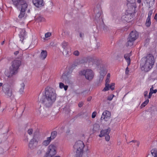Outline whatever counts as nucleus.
Listing matches in <instances>:
<instances>
[{"mask_svg": "<svg viewBox=\"0 0 157 157\" xmlns=\"http://www.w3.org/2000/svg\"><path fill=\"white\" fill-rule=\"evenodd\" d=\"M82 155L76 154V157H82Z\"/></svg>", "mask_w": 157, "mask_h": 157, "instance_id": "nucleus-54", "label": "nucleus"}, {"mask_svg": "<svg viewBox=\"0 0 157 157\" xmlns=\"http://www.w3.org/2000/svg\"><path fill=\"white\" fill-rule=\"evenodd\" d=\"M44 96L40 98V102L43 104L45 107H51L55 101L56 94L54 90L49 87H47L45 89Z\"/></svg>", "mask_w": 157, "mask_h": 157, "instance_id": "nucleus-2", "label": "nucleus"}, {"mask_svg": "<svg viewBox=\"0 0 157 157\" xmlns=\"http://www.w3.org/2000/svg\"><path fill=\"white\" fill-rule=\"evenodd\" d=\"M47 153L52 156L55 155L56 153V147L53 144L50 145L48 148Z\"/></svg>", "mask_w": 157, "mask_h": 157, "instance_id": "nucleus-8", "label": "nucleus"}, {"mask_svg": "<svg viewBox=\"0 0 157 157\" xmlns=\"http://www.w3.org/2000/svg\"><path fill=\"white\" fill-rule=\"evenodd\" d=\"M25 86V84L24 82L20 84L18 92L20 94H23L24 92V90Z\"/></svg>", "mask_w": 157, "mask_h": 157, "instance_id": "nucleus-20", "label": "nucleus"}, {"mask_svg": "<svg viewBox=\"0 0 157 157\" xmlns=\"http://www.w3.org/2000/svg\"><path fill=\"white\" fill-rule=\"evenodd\" d=\"M148 91H144V96L145 99H147V97Z\"/></svg>", "mask_w": 157, "mask_h": 157, "instance_id": "nucleus-43", "label": "nucleus"}, {"mask_svg": "<svg viewBox=\"0 0 157 157\" xmlns=\"http://www.w3.org/2000/svg\"><path fill=\"white\" fill-rule=\"evenodd\" d=\"M79 74L81 75H85L86 78L89 80H91L94 76V73L90 69H88L81 71Z\"/></svg>", "mask_w": 157, "mask_h": 157, "instance_id": "nucleus-7", "label": "nucleus"}, {"mask_svg": "<svg viewBox=\"0 0 157 157\" xmlns=\"http://www.w3.org/2000/svg\"><path fill=\"white\" fill-rule=\"evenodd\" d=\"M137 2L138 3H141V0H137Z\"/></svg>", "mask_w": 157, "mask_h": 157, "instance_id": "nucleus-57", "label": "nucleus"}, {"mask_svg": "<svg viewBox=\"0 0 157 157\" xmlns=\"http://www.w3.org/2000/svg\"><path fill=\"white\" fill-rule=\"evenodd\" d=\"M52 156H51L49 155L48 153H46V155L44 156V157H52Z\"/></svg>", "mask_w": 157, "mask_h": 157, "instance_id": "nucleus-52", "label": "nucleus"}, {"mask_svg": "<svg viewBox=\"0 0 157 157\" xmlns=\"http://www.w3.org/2000/svg\"><path fill=\"white\" fill-rule=\"evenodd\" d=\"M19 31V36L20 38V40L21 42H22L26 38V31L25 29H20Z\"/></svg>", "mask_w": 157, "mask_h": 157, "instance_id": "nucleus-15", "label": "nucleus"}, {"mask_svg": "<svg viewBox=\"0 0 157 157\" xmlns=\"http://www.w3.org/2000/svg\"><path fill=\"white\" fill-rule=\"evenodd\" d=\"M3 85V83L1 82H0V87L2 86Z\"/></svg>", "mask_w": 157, "mask_h": 157, "instance_id": "nucleus-58", "label": "nucleus"}, {"mask_svg": "<svg viewBox=\"0 0 157 157\" xmlns=\"http://www.w3.org/2000/svg\"><path fill=\"white\" fill-rule=\"evenodd\" d=\"M115 85V83H113L111 84L110 85H109V89L110 88L113 90L114 89V85Z\"/></svg>", "mask_w": 157, "mask_h": 157, "instance_id": "nucleus-37", "label": "nucleus"}, {"mask_svg": "<svg viewBox=\"0 0 157 157\" xmlns=\"http://www.w3.org/2000/svg\"><path fill=\"white\" fill-rule=\"evenodd\" d=\"M50 114L51 111L48 110V111H46L45 113H44L43 116L44 117H46L49 115Z\"/></svg>", "mask_w": 157, "mask_h": 157, "instance_id": "nucleus-32", "label": "nucleus"}, {"mask_svg": "<svg viewBox=\"0 0 157 157\" xmlns=\"http://www.w3.org/2000/svg\"><path fill=\"white\" fill-rule=\"evenodd\" d=\"M109 89V84L106 83L105 84V87L103 89L102 91H106L108 90Z\"/></svg>", "mask_w": 157, "mask_h": 157, "instance_id": "nucleus-34", "label": "nucleus"}, {"mask_svg": "<svg viewBox=\"0 0 157 157\" xmlns=\"http://www.w3.org/2000/svg\"><path fill=\"white\" fill-rule=\"evenodd\" d=\"M36 19L38 21L41 22L44 21V18L41 15H39Z\"/></svg>", "mask_w": 157, "mask_h": 157, "instance_id": "nucleus-33", "label": "nucleus"}, {"mask_svg": "<svg viewBox=\"0 0 157 157\" xmlns=\"http://www.w3.org/2000/svg\"><path fill=\"white\" fill-rule=\"evenodd\" d=\"M51 35V33H50L48 32L45 34V36L46 38H48Z\"/></svg>", "mask_w": 157, "mask_h": 157, "instance_id": "nucleus-42", "label": "nucleus"}, {"mask_svg": "<svg viewBox=\"0 0 157 157\" xmlns=\"http://www.w3.org/2000/svg\"><path fill=\"white\" fill-rule=\"evenodd\" d=\"M145 2H146L149 7H151L153 4H154V0H144Z\"/></svg>", "mask_w": 157, "mask_h": 157, "instance_id": "nucleus-26", "label": "nucleus"}, {"mask_svg": "<svg viewBox=\"0 0 157 157\" xmlns=\"http://www.w3.org/2000/svg\"><path fill=\"white\" fill-rule=\"evenodd\" d=\"M110 77V73H108L107 76V78L106 80V83H109V78Z\"/></svg>", "mask_w": 157, "mask_h": 157, "instance_id": "nucleus-36", "label": "nucleus"}, {"mask_svg": "<svg viewBox=\"0 0 157 157\" xmlns=\"http://www.w3.org/2000/svg\"><path fill=\"white\" fill-rule=\"evenodd\" d=\"M151 154L154 157H157V149H152L151 150Z\"/></svg>", "mask_w": 157, "mask_h": 157, "instance_id": "nucleus-28", "label": "nucleus"}, {"mask_svg": "<svg viewBox=\"0 0 157 157\" xmlns=\"http://www.w3.org/2000/svg\"><path fill=\"white\" fill-rule=\"evenodd\" d=\"M150 91L152 92L153 94H155L157 92V90H154L153 85H152L150 89Z\"/></svg>", "mask_w": 157, "mask_h": 157, "instance_id": "nucleus-35", "label": "nucleus"}, {"mask_svg": "<svg viewBox=\"0 0 157 157\" xmlns=\"http://www.w3.org/2000/svg\"><path fill=\"white\" fill-rule=\"evenodd\" d=\"M100 75L102 76V78H103L104 76H105L106 73V72L105 70L104 71H101L100 72Z\"/></svg>", "mask_w": 157, "mask_h": 157, "instance_id": "nucleus-39", "label": "nucleus"}, {"mask_svg": "<svg viewBox=\"0 0 157 157\" xmlns=\"http://www.w3.org/2000/svg\"><path fill=\"white\" fill-rule=\"evenodd\" d=\"M105 136V137L106 140L107 141H109L110 140V136L109 134Z\"/></svg>", "mask_w": 157, "mask_h": 157, "instance_id": "nucleus-44", "label": "nucleus"}, {"mask_svg": "<svg viewBox=\"0 0 157 157\" xmlns=\"http://www.w3.org/2000/svg\"><path fill=\"white\" fill-rule=\"evenodd\" d=\"M49 5L50 6V8L51 9H52L53 6V3L51 2H49Z\"/></svg>", "mask_w": 157, "mask_h": 157, "instance_id": "nucleus-50", "label": "nucleus"}, {"mask_svg": "<svg viewBox=\"0 0 157 157\" xmlns=\"http://www.w3.org/2000/svg\"><path fill=\"white\" fill-rule=\"evenodd\" d=\"M128 9L126 11V13L130 14L133 15L135 13V8L136 7V5H127Z\"/></svg>", "mask_w": 157, "mask_h": 157, "instance_id": "nucleus-13", "label": "nucleus"}, {"mask_svg": "<svg viewBox=\"0 0 157 157\" xmlns=\"http://www.w3.org/2000/svg\"><path fill=\"white\" fill-rule=\"evenodd\" d=\"M96 114H97V112H96L95 111V112H93L92 113V118H94L95 117Z\"/></svg>", "mask_w": 157, "mask_h": 157, "instance_id": "nucleus-45", "label": "nucleus"}, {"mask_svg": "<svg viewBox=\"0 0 157 157\" xmlns=\"http://www.w3.org/2000/svg\"><path fill=\"white\" fill-rule=\"evenodd\" d=\"M84 34L83 33H79V36L81 38H83L84 36Z\"/></svg>", "mask_w": 157, "mask_h": 157, "instance_id": "nucleus-49", "label": "nucleus"}, {"mask_svg": "<svg viewBox=\"0 0 157 157\" xmlns=\"http://www.w3.org/2000/svg\"><path fill=\"white\" fill-rule=\"evenodd\" d=\"M24 141L26 142H27L28 141V138L27 136H25V138L24 139Z\"/></svg>", "mask_w": 157, "mask_h": 157, "instance_id": "nucleus-47", "label": "nucleus"}, {"mask_svg": "<svg viewBox=\"0 0 157 157\" xmlns=\"http://www.w3.org/2000/svg\"><path fill=\"white\" fill-rule=\"evenodd\" d=\"M54 157H60L59 155H57V156H54Z\"/></svg>", "mask_w": 157, "mask_h": 157, "instance_id": "nucleus-60", "label": "nucleus"}, {"mask_svg": "<svg viewBox=\"0 0 157 157\" xmlns=\"http://www.w3.org/2000/svg\"><path fill=\"white\" fill-rule=\"evenodd\" d=\"M68 43L67 42L65 41H63L62 43V46L63 48L64 49L68 48L70 47L68 46Z\"/></svg>", "mask_w": 157, "mask_h": 157, "instance_id": "nucleus-29", "label": "nucleus"}, {"mask_svg": "<svg viewBox=\"0 0 157 157\" xmlns=\"http://www.w3.org/2000/svg\"><path fill=\"white\" fill-rule=\"evenodd\" d=\"M131 55V52H130V53L125 54L124 56L125 59L127 62L128 66H129L130 64L131 59L130 57Z\"/></svg>", "mask_w": 157, "mask_h": 157, "instance_id": "nucleus-18", "label": "nucleus"}, {"mask_svg": "<svg viewBox=\"0 0 157 157\" xmlns=\"http://www.w3.org/2000/svg\"><path fill=\"white\" fill-rule=\"evenodd\" d=\"M154 63V58L152 54H148L141 59L140 66L141 70L148 71L152 67Z\"/></svg>", "mask_w": 157, "mask_h": 157, "instance_id": "nucleus-3", "label": "nucleus"}, {"mask_svg": "<svg viewBox=\"0 0 157 157\" xmlns=\"http://www.w3.org/2000/svg\"><path fill=\"white\" fill-rule=\"evenodd\" d=\"M5 93L7 98H10L12 95V90L9 86H8V87L6 89Z\"/></svg>", "mask_w": 157, "mask_h": 157, "instance_id": "nucleus-19", "label": "nucleus"}, {"mask_svg": "<svg viewBox=\"0 0 157 157\" xmlns=\"http://www.w3.org/2000/svg\"><path fill=\"white\" fill-rule=\"evenodd\" d=\"M84 146V144L82 141L78 140L76 142L73 146L74 150L76 152V154L82 155L83 149Z\"/></svg>", "mask_w": 157, "mask_h": 157, "instance_id": "nucleus-6", "label": "nucleus"}, {"mask_svg": "<svg viewBox=\"0 0 157 157\" xmlns=\"http://www.w3.org/2000/svg\"><path fill=\"white\" fill-rule=\"evenodd\" d=\"M91 98H92L91 97H90L88 98H87V101H90L91 100Z\"/></svg>", "mask_w": 157, "mask_h": 157, "instance_id": "nucleus-56", "label": "nucleus"}, {"mask_svg": "<svg viewBox=\"0 0 157 157\" xmlns=\"http://www.w3.org/2000/svg\"><path fill=\"white\" fill-rule=\"evenodd\" d=\"M152 13V11H150L148 14V17L146 19L145 25L147 27H149L150 26L151 22V16Z\"/></svg>", "mask_w": 157, "mask_h": 157, "instance_id": "nucleus-16", "label": "nucleus"}, {"mask_svg": "<svg viewBox=\"0 0 157 157\" xmlns=\"http://www.w3.org/2000/svg\"><path fill=\"white\" fill-rule=\"evenodd\" d=\"M57 132L56 131H54L51 132V136L49 137L52 140L54 139L56 136Z\"/></svg>", "mask_w": 157, "mask_h": 157, "instance_id": "nucleus-25", "label": "nucleus"}, {"mask_svg": "<svg viewBox=\"0 0 157 157\" xmlns=\"http://www.w3.org/2000/svg\"><path fill=\"white\" fill-rule=\"evenodd\" d=\"M111 113L108 111H104L102 115L101 119V120H104L105 121H107L110 118Z\"/></svg>", "mask_w": 157, "mask_h": 157, "instance_id": "nucleus-10", "label": "nucleus"}, {"mask_svg": "<svg viewBox=\"0 0 157 157\" xmlns=\"http://www.w3.org/2000/svg\"><path fill=\"white\" fill-rule=\"evenodd\" d=\"M19 53V52L18 51H16L14 52V54L15 55H16L18 54Z\"/></svg>", "mask_w": 157, "mask_h": 157, "instance_id": "nucleus-55", "label": "nucleus"}, {"mask_svg": "<svg viewBox=\"0 0 157 157\" xmlns=\"http://www.w3.org/2000/svg\"><path fill=\"white\" fill-rule=\"evenodd\" d=\"M4 41H3L2 43H1V44L2 45H3L4 44Z\"/></svg>", "mask_w": 157, "mask_h": 157, "instance_id": "nucleus-59", "label": "nucleus"}, {"mask_svg": "<svg viewBox=\"0 0 157 157\" xmlns=\"http://www.w3.org/2000/svg\"><path fill=\"white\" fill-rule=\"evenodd\" d=\"M154 19L157 22V13L155 14V15L154 17Z\"/></svg>", "mask_w": 157, "mask_h": 157, "instance_id": "nucleus-51", "label": "nucleus"}, {"mask_svg": "<svg viewBox=\"0 0 157 157\" xmlns=\"http://www.w3.org/2000/svg\"><path fill=\"white\" fill-rule=\"evenodd\" d=\"M38 143V140L34 136L30 140L28 145V147L31 149H34L36 147Z\"/></svg>", "mask_w": 157, "mask_h": 157, "instance_id": "nucleus-9", "label": "nucleus"}, {"mask_svg": "<svg viewBox=\"0 0 157 157\" xmlns=\"http://www.w3.org/2000/svg\"><path fill=\"white\" fill-rule=\"evenodd\" d=\"M114 96H115L113 94H112L109 95L107 99L109 101H111L113 99V98L114 97Z\"/></svg>", "mask_w": 157, "mask_h": 157, "instance_id": "nucleus-38", "label": "nucleus"}, {"mask_svg": "<svg viewBox=\"0 0 157 157\" xmlns=\"http://www.w3.org/2000/svg\"><path fill=\"white\" fill-rule=\"evenodd\" d=\"M110 131V130L109 128L102 130L101 131L99 135V136L100 137H101L106 135H108L109 134Z\"/></svg>", "mask_w": 157, "mask_h": 157, "instance_id": "nucleus-17", "label": "nucleus"}, {"mask_svg": "<svg viewBox=\"0 0 157 157\" xmlns=\"http://www.w3.org/2000/svg\"><path fill=\"white\" fill-rule=\"evenodd\" d=\"M73 54L75 56H78L79 54V52L78 51L76 50L73 52Z\"/></svg>", "mask_w": 157, "mask_h": 157, "instance_id": "nucleus-40", "label": "nucleus"}, {"mask_svg": "<svg viewBox=\"0 0 157 157\" xmlns=\"http://www.w3.org/2000/svg\"><path fill=\"white\" fill-rule=\"evenodd\" d=\"M71 48L70 47L63 49V53L67 57H68L71 54Z\"/></svg>", "mask_w": 157, "mask_h": 157, "instance_id": "nucleus-22", "label": "nucleus"}, {"mask_svg": "<svg viewBox=\"0 0 157 157\" xmlns=\"http://www.w3.org/2000/svg\"><path fill=\"white\" fill-rule=\"evenodd\" d=\"M33 4L37 8L41 7L44 6L43 0H32Z\"/></svg>", "mask_w": 157, "mask_h": 157, "instance_id": "nucleus-12", "label": "nucleus"}, {"mask_svg": "<svg viewBox=\"0 0 157 157\" xmlns=\"http://www.w3.org/2000/svg\"><path fill=\"white\" fill-rule=\"evenodd\" d=\"M68 87L67 86L65 85L62 82H60L59 83V87L60 89L64 88L65 90H67Z\"/></svg>", "mask_w": 157, "mask_h": 157, "instance_id": "nucleus-27", "label": "nucleus"}, {"mask_svg": "<svg viewBox=\"0 0 157 157\" xmlns=\"http://www.w3.org/2000/svg\"><path fill=\"white\" fill-rule=\"evenodd\" d=\"M52 140L50 139V138L48 137L46 140H44L42 142V144L43 146H47L49 144Z\"/></svg>", "mask_w": 157, "mask_h": 157, "instance_id": "nucleus-23", "label": "nucleus"}, {"mask_svg": "<svg viewBox=\"0 0 157 157\" xmlns=\"http://www.w3.org/2000/svg\"><path fill=\"white\" fill-rule=\"evenodd\" d=\"M133 16V15L130 14L126 13V12L125 14L123 15L121 18L122 21L124 22L126 21L129 22L132 21Z\"/></svg>", "mask_w": 157, "mask_h": 157, "instance_id": "nucleus-11", "label": "nucleus"}, {"mask_svg": "<svg viewBox=\"0 0 157 157\" xmlns=\"http://www.w3.org/2000/svg\"><path fill=\"white\" fill-rule=\"evenodd\" d=\"M103 14L101 10H100L97 13L95 17V20L97 22L103 23Z\"/></svg>", "mask_w": 157, "mask_h": 157, "instance_id": "nucleus-14", "label": "nucleus"}, {"mask_svg": "<svg viewBox=\"0 0 157 157\" xmlns=\"http://www.w3.org/2000/svg\"><path fill=\"white\" fill-rule=\"evenodd\" d=\"M83 103H79L78 104V106L79 107H81L83 105Z\"/></svg>", "mask_w": 157, "mask_h": 157, "instance_id": "nucleus-53", "label": "nucleus"}, {"mask_svg": "<svg viewBox=\"0 0 157 157\" xmlns=\"http://www.w3.org/2000/svg\"><path fill=\"white\" fill-rule=\"evenodd\" d=\"M136 141H135V142H136ZM135 141H134V140H132V141H130V142H135Z\"/></svg>", "mask_w": 157, "mask_h": 157, "instance_id": "nucleus-61", "label": "nucleus"}, {"mask_svg": "<svg viewBox=\"0 0 157 157\" xmlns=\"http://www.w3.org/2000/svg\"><path fill=\"white\" fill-rule=\"evenodd\" d=\"M27 132L29 135H31L33 133V129L32 128L29 129L28 130Z\"/></svg>", "mask_w": 157, "mask_h": 157, "instance_id": "nucleus-41", "label": "nucleus"}, {"mask_svg": "<svg viewBox=\"0 0 157 157\" xmlns=\"http://www.w3.org/2000/svg\"><path fill=\"white\" fill-rule=\"evenodd\" d=\"M139 34L136 31H132L128 38V41L126 44L127 47L132 46L134 41L138 37Z\"/></svg>", "mask_w": 157, "mask_h": 157, "instance_id": "nucleus-5", "label": "nucleus"}, {"mask_svg": "<svg viewBox=\"0 0 157 157\" xmlns=\"http://www.w3.org/2000/svg\"><path fill=\"white\" fill-rule=\"evenodd\" d=\"M47 55V52L46 50H42L41 52L40 58L41 60H44Z\"/></svg>", "mask_w": 157, "mask_h": 157, "instance_id": "nucleus-21", "label": "nucleus"}, {"mask_svg": "<svg viewBox=\"0 0 157 157\" xmlns=\"http://www.w3.org/2000/svg\"><path fill=\"white\" fill-rule=\"evenodd\" d=\"M152 94L153 93L152 92H151L150 91V92L149 93L148 96L147 97V98H148V99L149 98L150 99L151 98Z\"/></svg>", "mask_w": 157, "mask_h": 157, "instance_id": "nucleus-46", "label": "nucleus"}, {"mask_svg": "<svg viewBox=\"0 0 157 157\" xmlns=\"http://www.w3.org/2000/svg\"><path fill=\"white\" fill-rule=\"evenodd\" d=\"M128 67H127V68L126 69L125 74L126 75H128V72L129 71V69L128 67Z\"/></svg>", "mask_w": 157, "mask_h": 157, "instance_id": "nucleus-48", "label": "nucleus"}, {"mask_svg": "<svg viewBox=\"0 0 157 157\" xmlns=\"http://www.w3.org/2000/svg\"><path fill=\"white\" fill-rule=\"evenodd\" d=\"M100 128V125L98 124H94L93 125V130L94 132H97L99 131Z\"/></svg>", "mask_w": 157, "mask_h": 157, "instance_id": "nucleus-24", "label": "nucleus"}, {"mask_svg": "<svg viewBox=\"0 0 157 157\" xmlns=\"http://www.w3.org/2000/svg\"><path fill=\"white\" fill-rule=\"evenodd\" d=\"M127 5H132L135 4V0H127Z\"/></svg>", "mask_w": 157, "mask_h": 157, "instance_id": "nucleus-31", "label": "nucleus"}, {"mask_svg": "<svg viewBox=\"0 0 157 157\" xmlns=\"http://www.w3.org/2000/svg\"><path fill=\"white\" fill-rule=\"evenodd\" d=\"M146 99V100L141 104L140 106L141 108L144 107L148 103L149 101V99L148 98Z\"/></svg>", "mask_w": 157, "mask_h": 157, "instance_id": "nucleus-30", "label": "nucleus"}, {"mask_svg": "<svg viewBox=\"0 0 157 157\" xmlns=\"http://www.w3.org/2000/svg\"><path fill=\"white\" fill-rule=\"evenodd\" d=\"M21 65V61L18 59H15L12 62L11 67L9 70L5 71L6 75L8 78H11L13 75L17 72V70Z\"/></svg>", "mask_w": 157, "mask_h": 157, "instance_id": "nucleus-4", "label": "nucleus"}, {"mask_svg": "<svg viewBox=\"0 0 157 157\" xmlns=\"http://www.w3.org/2000/svg\"><path fill=\"white\" fill-rule=\"evenodd\" d=\"M13 4L16 8L20 7L21 10L16 21L21 24L24 23L27 15L25 13L29 1V0H11Z\"/></svg>", "mask_w": 157, "mask_h": 157, "instance_id": "nucleus-1", "label": "nucleus"}]
</instances>
